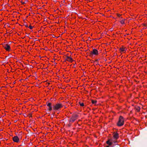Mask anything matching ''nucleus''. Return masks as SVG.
<instances>
[{"label": "nucleus", "instance_id": "obj_15", "mask_svg": "<svg viewBox=\"0 0 147 147\" xmlns=\"http://www.w3.org/2000/svg\"><path fill=\"white\" fill-rule=\"evenodd\" d=\"M72 117H73L74 118H75L76 119L78 117V115H77L75 114L73 115Z\"/></svg>", "mask_w": 147, "mask_h": 147}, {"label": "nucleus", "instance_id": "obj_23", "mask_svg": "<svg viewBox=\"0 0 147 147\" xmlns=\"http://www.w3.org/2000/svg\"><path fill=\"white\" fill-rule=\"evenodd\" d=\"M117 16L119 17H120L121 16V15L120 14H118Z\"/></svg>", "mask_w": 147, "mask_h": 147}, {"label": "nucleus", "instance_id": "obj_12", "mask_svg": "<svg viewBox=\"0 0 147 147\" xmlns=\"http://www.w3.org/2000/svg\"><path fill=\"white\" fill-rule=\"evenodd\" d=\"M47 106L49 107H51V103H50V102H47Z\"/></svg>", "mask_w": 147, "mask_h": 147}, {"label": "nucleus", "instance_id": "obj_3", "mask_svg": "<svg viewBox=\"0 0 147 147\" xmlns=\"http://www.w3.org/2000/svg\"><path fill=\"white\" fill-rule=\"evenodd\" d=\"M63 107L62 105L60 103L57 104L55 105L54 106L53 109L54 110H57Z\"/></svg>", "mask_w": 147, "mask_h": 147}, {"label": "nucleus", "instance_id": "obj_5", "mask_svg": "<svg viewBox=\"0 0 147 147\" xmlns=\"http://www.w3.org/2000/svg\"><path fill=\"white\" fill-rule=\"evenodd\" d=\"M13 140L14 142H18L20 141V140L18 137L17 136H14L13 137Z\"/></svg>", "mask_w": 147, "mask_h": 147}, {"label": "nucleus", "instance_id": "obj_24", "mask_svg": "<svg viewBox=\"0 0 147 147\" xmlns=\"http://www.w3.org/2000/svg\"><path fill=\"white\" fill-rule=\"evenodd\" d=\"M112 143H113V142H114V143H116V142H116V141L114 142V141H112Z\"/></svg>", "mask_w": 147, "mask_h": 147}, {"label": "nucleus", "instance_id": "obj_8", "mask_svg": "<svg viewBox=\"0 0 147 147\" xmlns=\"http://www.w3.org/2000/svg\"><path fill=\"white\" fill-rule=\"evenodd\" d=\"M126 49H125V47H124L123 46H121V47H120L119 50L121 51V52H124L126 51Z\"/></svg>", "mask_w": 147, "mask_h": 147}, {"label": "nucleus", "instance_id": "obj_13", "mask_svg": "<svg viewBox=\"0 0 147 147\" xmlns=\"http://www.w3.org/2000/svg\"><path fill=\"white\" fill-rule=\"evenodd\" d=\"M91 102H92V103L93 104H96V103L97 102L96 100H92Z\"/></svg>", "mask_w": 147, "mask_h": 147}, {"label": "nucleus", "instance_id": "obj_10", "mask_svg": "<svg viewBox=\"0 0 147 147\" xmlns=\"http://www.w3.org/2000/svg\"><path fill=\"white\" fill-rule=\"evenodd\" d=\"M75 120H76V119L75 118H74L73 117H72L71 118L70 120V122H73Z\"/></svg>", "mask_w": 147, "mask_h": 147}, {"label": "nucleus", "instance_id": "obj_14", "mask_svg": "<svg viewBox=\"0 0 147 147\" xmlns=\"http://www.w3.org/2000/svg\"><path fill=\"white\" fill-rule=\"evenodd\" d=\"M136 110L138 111H139L140 109V108L139 107H137L136 108Z\"/></svg>", "mask_w": 147, "mask_h": 147}, {"label": "nucleus", "instance_id": "obj_25", "mask_svg": "<svg viewBox=\"0 0 147 147\" xmlns=\"http://www.w3.org/2000/svg\"><path fill=\"white\" fill-rule=\"evenodd\" d=\"M69 126H71V125H70H70H69Z\"/></svg>", "mask_w": 147, "mask_h": 147}, {"label": "nucleus", "instance_id": "obj_4", "mask_svg": "<svg viewBox=\"0 0 147 147\" xmlns=\"http://www.w3.org/2000/svg\"><path fill=\"white\" fill-rule=\"evenodd\" d=\"M3 47L5 49L6 51H9L10 49V46L8 44L3 45Z\"/></svg>", "mask_w": 147, "mask_h": 147}, {"label": "nucleus", "instance_id": "obj_17", "mask_svg": "<svg viewBox=\"0 0 147 147\" xmlns=\"http://www.w3.org/2000/svg\"><path fill=\"white\" fill-rule=\"evenodd\" d=\"M49 111H51L52 110V107H49Z\"/></svg>", "mask_w": 147, "mask_h": 147}, {"label": "nucleus", "instance_id": "obj_26", "mask_svg": "<svg viewBox=\"0 0 147 147\" xmlns=\"http://www.w3.org/2000/svg\"><path fill=\"white\" fill-rule=\"evenodd\" d=\"M51 117L52 118H53V117Z\"/></svg>", "mask_w": 147, "mask_h": 147}, {"label": "nucleus", "instance_id": "obj_2", "mask_svg": "<svg viewBox=\"0 0 147 147\" xmlns=\"http://www.w3.org/2000/svg\"><path fill=\"white\" fill-rule=\"evenodd\" d=\"M89 54L90 56L92 57L94 55H98V51L97 49H94L90 52Z\"/></svg>", "mask_w": 147, "mask_h": 147}, {"label": "nucleus", "instance_id": "obj_6", "mask_svg": "<svg viewBox=\"0 0 147 147\" xmlns=\"http://www.w3.org/2000/svg\"><path fill=\"white\" fill-rule=\"evenodd\" d=\"M65 60L68 61L70 62H72L74 61L71 57L68 56L66 57V58Z\"/></svg>", "mask_w": 147, "mask_h": 147}, {"label": "nucleus", "instance_id": "obj_27", "mask_svg": "<svg viewBox=\"0 0 147 147\" xmlns=\"http://www.w3.org/2000/svg\"><path fill=\"white\" fill-rule=\"evenodd\" d=\"M51 117L52 118H53V117Z\"/></svg>", "mask_w": 147, "mask_h": 147}, {"label": "nucleus", "instance_id": "obj_22", "mask_svg": "<svg viewBox=\"0 0 147 147\" xmlns=\"http://www.w3.org/2000/svg\"><path fill=\"white\" fill-rule=\"evenodd\" d=\"M26 27H28V25L27 24L24 25Z\"/></svg>", "mask_w": 147, "mask_h": 147}, {"label": "nucleus", "instance_id": "obj_7", "mask_svg": "<svg viewBox=\"0 0 147 147\" xmlns=\"http://www.w3.org/2000/svg\"><path fill=\"white\" fill-rule=\"evenodd\" d=\"M113 137L116 140H117L119 137V134L118 133H114L113 134Z\"/></svg>", "mask_w": 147, "mask_h": 147}, {"label": "nucleus", "instance_id": "obj_1", "mask_svg": "<svg viewBox=\"0 0 147 147\" xmlns=\"http://www.w3.org/2000/svg\"><path fill=\"white\" fill-rule=\"evenodd\" d=\"M117 125L119 126H121L123 125L124 124L123 118L121 116H120L119 119V120L117 123Z\"/></svg>", "mask_w": 147, "mask_h": 147}, {"label": "nucleus", "instance_id": "obj_16", "mask_svg": "<svg viewBox=\"0 0 147 147\" xmlns=\"http://www.w3.org/2000/svg\"><path fill=\"white\" fill-rule=\"evenodd\" d=\"M79 103H80V105L81 106L83 107L84 106V104L83 103H81V102H79Z\"/></svg>", "mask_w": 147, "mask_h": 147}, {"label": "nucleus", "instance_id": "obj_21", "mask_svg": "<svg viewBox=\"0 0 147 147\" xmlns=\"http://www.w3.org/2000/svg\"><path fill=\"white\" fill-rule=\"evenodd\" d=\"M10 58H11V57H9V56H6V58L7 59H9Z\"/></svg>", "mask_w": 147, "mask_h": 147}, {"label": "nucleus", "instance_id": "obj_20", "mask_svg": "<svg viewBox=\"0 0 147 147\" xmlns=\"http://www.w3.org/2000/svg\"><path fill=\"white\" fill-rule=\"evenodd\" d=\"M28 116H30V117H32V114L31 113H29L28 115Z\"/></svg>", "mask_w": 147, "mask_h": 147}, {"label": "nucleus", "instance_id": "obj_18", "mask_svg": "<svg viewBox=\"0 0 147 147\" xmlns=\"http://www.w3.org/2000/svg\"><path fill=\"white\" fill-rule=\"evenodd\" d=\"M28 2V1H26L24 2H22V4H26V2Z\"/></svg>", "mask_w": 147, "mask_h": 147}, {"label": "nucleus", "instance_id": "obj_11", "mask_svg": "<svg viewBox=\"0 0 147 147\" xmlns=\"http://www.w3.org/2000/svg\"><path fill=\"white\" fill-rule=\"evenodd\" d=\"M125 20V19H123L122 20L120 21V23L122 24H123L125 23L124 21Z\"/></svg>", "mask_w": 147, "mask_h": 147}, {"label": "nucleus", "instance_id": "obj_9", "mask_svg": "<svg viewBox=\"0 0 147 147\" xmlns=\"http://www.w3.org/2000/svg\"><path fill=\"white\" fill-rule=\"evenodd\" d=\"M110 140H109L108 141H107L106 143L107 144L109 145V146H110L111 145L112 143V142H110Z\"/></svg>", "mask_w": 147, "mask_h": 147}, {"label": "nucleus", "instance_id": "obj_19", "mask_svg": "<svg viewBox=\"0 0 147 147\" xmlns=\"http://www.w3.org/2000/svg\"><path fill=\"white\" fill-rule=\"evenodd\" d=\"M29 28L30 29H32V28H33V27L32 26H31L30 25L29 27Z\"/></svg>", "mask_w": 147, "mask_h": 147}]
</instances>
